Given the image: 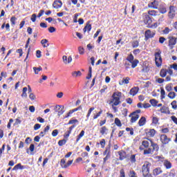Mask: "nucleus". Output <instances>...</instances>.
Segmentation results:
<instances>
[{
	"label": "nucleus",
	"mask_w": 177,
	"mask_h": 177,
	"mask_svg": "<svg viewBox=\"0 0 177 177\" xmlns=\"http://www.w3.org/2000/svg\"><path fill=\"white\" fill-rule=\"evenodd\" d=\"M139 149L141 151H144V156H151L154 154V151L157 153L160 150V147L158 144L154 142L153 140L147 139L142 141Z\"/></svg>",
	"instance_id": "obj_1"
},
{
	"label": "nucleus",
	"mask_w": 177,
	"mask_h": 177,
	"mask_svg": "<svg viewBox=\"0 0 177 177\" xmlns=\"http://www.w3.org/2000/svg\"><path fill=\"white\" fill-rule=\"evenodd\" d=\"M121 97H122V93L120 91L114 92L111 95L109 104L111 106L114 113H117L118 111V108H117V106H120V104L122 103V101H121Z\"/></svg>",
	"instance_id": "obj_2"
},
{
	"label": "nucleus",
	"mask_w": 177,
	"mask_h": 177,
	"mask_svg": "<svg viewBox=\"0 0 177 177\" xmlns=\"http://www.w3.org/2000/svg\"><path fill=\"white\" fill-rule=\"evenodd\" d=\"M151 167V163L150 162L146 161L142 166V172L144 177H153V175L150 174V167Z\"/></svg>",
	"instance_id": "obj_3"
},
{
	"label": "nucleus",
	"mask_w": 177,
	"mask_h": 177,
	"mask_svg": "<svg viewBox=\"0 0 177 177\" xmlns=\"http://www.w3.org/2000/svg\"><path fill=\"white\" fill-rule=\"evenodd\" d=\"M161 50H158V52L154 53L155 64L156 67H161L162 66V57H161Z\"/></svg>",
	"instance_id": "obj_4"
},
{
	"label": "nucleus",
	"mask_w": 177,
	"mask_h": 177,
	"mask_svg": "<svg viewBox=\"0 0 177 177\" xmlns=\"http://www.w3.org/2000/svg\"><path fill=\"white\" fill-rule=\"evenodd\" d=\"M141 113H142V111L140 109L136 110L135 111L132 112L129 115V117H131L130 120V122L131 124H133L137 120H139V117H140L139 114H140Z\"/></svg>",
	"instance_id": "obj_5"
},
{
	"label": "nucleus",
	"mask_w": 177,
	"mask_h": 177,
	"mask_svg": "<svg viewBox=\"0 0 177 177\" xmlns=\"http://www.w3.org/2000/svg\"><path fill=\"white\" fill-rule=\"evenodd\" d=\"M176 16V7L174 6H169V11L168 12V17L169 19H174Z\"/></svg>",
	"instance_id": "obj_6"
},
{
	"label": "nucleus",
	"mask_w": 177,
	"mask_h": 177,
	"mask_svg": "<svg viewBox=\"0 0 177 177\" xmlns=\"http://www.w3.org/2000/svg\"><path fill=\"white\" fill-rule=\"evenodd\" d=\"M168 39H169L168 46L169 49H174V48H175V46L176 45L177 38L172 36V37H169Z\"/></svg>",
	"instance_id": "obj_7"
},
{
	"label": "nucleus",
	"mask_w": 177,
	"mask_h": 177,
	"mask_svg": "<svg viewBox=\"0 0 177 177\" xmlns=\"http://www.w3.org/2000/svg\"><path fill=\"white\" fill-rule=\"evenodd\" d=\"M142 17H143V21L145 24H147V26H150L151 23H153V19L147 13H143L142 14Z\"/></svg>",
	"instance_id": "obj_8"
},
{
	"label": "nucleus",
	"mask_w": 177,
	"mask_h": 177,
	"mask_svg": "<svg viewBox=\"0 0 177 177\" xmlns=\"http://www.w3.org/2000/svg\"><path fill=\"white\" fill-rule=\"evenodd\" d=\"M154 35H156V32H151L150 29L147 30L145 32V41H147V39H150V38H154Z\"/></svg>",
	"instance_id": "obj_9"
},
{
	"label": "nucleus",
	"mask_w": 177,
	"mask_h": 177,
	"mask_svg": "<svg viewBox=\"0 0 177 177\" xmlns=\"http://www.w3.org/2000/svg\"><path fill=\"white\" fill-rule=\"evenodd\" d=\"M160 139L162 145H168L171 141V138H168L165 134L160 135Z\"/></svg>",
	"instance_id": "obj_10"
},
{
	"label": "nucleus",
	"mask_w": 177,
	"mask_h": 177,
	"mask_svg": "<svg viewBox=\"0 0 177 177\" xmlns=\"http://www.w3.org/2000/svg\"><path fill=\"white\" fill-rule=\"evenodd\" d=\"M158 111H159L162 114H167V115L171 114V111H169V107L166 106H162L160 109V110H158Z\"/></svg>",
	"instance_id": "obj_11"
},
{
	"label": "nucleus",
	"mask_w": 177,
	"mask_h": 177,
	"mask_svg": "<svg viewBox=\"0 0 177 177\" xmlns=\"http://www.w3.org/2000/svg\"><path fill=\"white\" fill-rule=\"evenodd\" d=\"M63 6V2L61 0H55L53 3V8L54 9H60Z\"/></svg>",
	"instance_id": "obj_12"
},
{
	"label": "nucleus",
	"mask_w": 177,
	"mask_h": 177,
	"mask_svg": "<svg viewBox=\"0 0 177 177\" xmlns=\"http://www.w3.org/2000/svg\"><path fill=\"white\" fill-rule=\"evenodd\" d=\"M78 110H82V105L79 106L77 108L70 110L64 118H68L73 114V113H75V111H78Z\"/></svg>",
	"instance_id": "obj_13"
},
{
	"label": "nucleus",
	"mask_w": 177,
	"mask_h": 177,
	"mask_svg": "<svg viewBox=\"0 0 177 177\" xmlns=\"http://www.w3.org/2000/svg\"><path fill=\"white\" fill-rule=\"evenodd\" d=\"M148 8H150V9H158V1L153 0V1L148 4Z\"/></svg>",
	"instance_id": "obj_14"
},
{
	"label": "nucleus",
	"mask_w": 177,
	"mask_h": 177,
	"mask_svg": "<svg viewBox=\"0 0 177 177\" xmlns=\"http://www.w3.org/2000/svg\"><path fill=\"white\" fill-rule=\"evenodd\" d=\"M75 127V124H73L68 128V131H67L64 135V138L65 139H68L70 135L71 134V132L73 131V129H74Z\"/></svg>",
	"instance_id": "obj_15"
},
{
	"label": "nucleus",
	"mask_w": 177,
	"mask_h": 177,
	"mask_svg": "<svg viewBox=\"0 0 177 177\" xmlns=\"http://www.w3.org/2000/svg\"><path fill=\"white\" fill-rule=\"evenodd\" d=\"M118 154L120 156L119 160L120 161H122V160H125V158H127V152H125L124 150L119 151Z\"/></svg>",
	"instance_id": "obj_16"
},
{
	"label": "nucleus",
	"mask_w": 177,
	"mask_h": 177,
	"mask_svg": "<svg viewBox=\"0 0 177 177\" xmlns=\"http://www.w3.org/2000/svg\"><path fill=\"white\" fill-rule=\"evenodd\" d=\"M111 144H109L107 147L105 148L104 151L103 152V156H111Z\"/></svg>",
	"instance_id": "obj_17"
},
{
	"label": "nucleus",
	"mask_w": 177,
	"mask_h": 177,
	"mask_svg": "<svg viewBox=\"0 0 177 177\" xmlns=\"http://www.w3.org/2000/svg\"><path fill=\"white\" fill-rule=\"evenodd\" d=\"M163 165L166 169H171V168H172V162L167 159H165Z\"/></svg>",
	"instance_id": "obj_18"
},
{
	"label": "nucleus",
	"mask_w": 177,
	"mask_h": 177,
	"mask_svg": "<svg viewBox=\"0 0 177 177\" xmlns=\"http://www.w3.org/2000/svg\"><path fill=\"white\" fill-rule=\"evenodd\" d=\"M62 60H63L64 64H70V63H71V62H73V57H71V56H69L67 58L66 55H64L62 57Z\"/></svg>",
	"instance_id": "obj_19"
},
{
	"label": "nucleus",
	"mask_w": 177,
	"mask_h": 177,
	"mask_svg": "<svg viewBox=\"0 0 177 177\" xmlns=\"http://www.w3.org/2000/svg\"><path fill=\"white\" fill-rule=\"evenodd\" d=\"M138 92H139V87H133L131 88L129 93L131 96H136V95H138Z\"/></svg>",
	"instance_id": "obj_20"
},
{
	"label": "nucleus",
	"mask_w": 177,
	"mask_h": 177,
	"mask_svg": "<svg viewBox=\"0 0 177 177\" xmlns=\"http://www.w3.org/2000/svg\"><path fill=\"white\" fill-rule=\"evenodd\" d=\"M154 159L157 161V162H159V164H164V162L165 161V158L162 156H157L154 157Z\"/></svg>",
	"instance_id": "obj_21"
},
{
	"label": "nucleus",
	"mask_w": 177,
	"mask_h": 177,
	"mask_svg": "<svg viewBox=\"0 0 177 177\" xmlns=\"http://www.w3.org/2000/svg\"><path fill=\"white\" fill-rule=\"evenodd\" d=\"M160 174H162V169H161V167H156L153 170V174L154 176H158V175H160Z\"/></svg>",
	"instance_id": "obj_22"
},
{
	"label": "nucleus",
	"mask_w": 177,
	"mask_h": 177,
	"mask_svg": "<svg viewBox=\"0 0 177 177\" xmlns=\"http://www.w3.org/2000/svg\"><path fill=\"white\" fill-rule=\"evenodd\" d=\"M91 30H92V25L91 24H89V21H88L86 23V26L83 28V32L84 33L86 32V31H88V32H89V31H91Z\"/></svg>",
	"instance_id": "obj_23"
},
{
	"label": "nucleus",
	"mask_w": 177,
	"mask_h": 177,
	"mask_svg": "<svg viewBox=\"0 0 177 177\" xmlns=\"http://www.w3.org/2000/svg\"><path fill=\"white\" fill-rule=\"evenodd\" d=\"M17 169H26V166L21 165V163H18L12 168V171H17Z\"/></svg>",
	"instance_id": "obj_24"
},
{
	"label": "nucleus",
	"mask_w": 177,
	"mask_h": 177,
	"mask_svg": "<svg viewBox=\"0 0 177 177\" xmlns=\"http://www.w3.org/2000/svg\"><path fill=\"white\" fill-rule=\"evenodd\" d=\"M146 118L145 116H142L140 119L138 121V125L139 127H143L146 124Z\"/></svg>",
	"instance_id": "obj_25"
},
{
	"label": "nucleus",
	"mask_w": 177,
	"mask_h": 177,
	"mask_svg": "<svg viewBox=\"0 0 177 177\" xmlns=\"http://www.w3.org/2000/svg\"><path fill=\"white\" fill-rule=\"evenodd\" d=\"M107 131H109V129L106 126H103L100 129V133L101 135H107Z\"/></svg>",
	"instance_id": "obj_26"
},
{
	"label": "nucleus",
	"mask_w": 177,
	"mask_h": 177,
	"mask_svg": "<svg viewBox=\"0 0 177 177\" xmlns=\"http://www.w3.org/2000/svg\"><path fill=\"white\" fill-rule=\"evenodd\" d=\"M168 73V71L165 68H162L160 71V77L162 78H165L167 77V74Z\"/></svg>",
	"instance_id": "obj_27"
},
{
	"label": "nucleus",
	"mask_w": 177,
	"mask_h": 177,
	"mask_svg": "<svg viewBox=\"0 0 177 177\" xmlns=\"http://www.w3.org/2000/svg\"><path fill=\"white\" fill-rule=\"evenodd\" d=\"M71 75L73 78H77V77H81L82 75V73H81V71H73L71 73Z\"/></svg>",
	"instance_id": "obj_28"
},
{
	"label": "nucleus",
	"mask_w": 177,
	"mask_h": 177,
	"mask_svg": "<svg viewBox=\"0 0 177 177\" xmlns=\"http://www.w3.org/2000/svg\"><path fill=\"white\" fill-rule=\"evenodd\" d=\"M147 135H148L149 138H153L154 135H156V129H149V131L147 132Z\"/></svg>",
	"instance_id": "obj_29"
},
{
	"label": "nucleus",
	"mask_w": 177,
	"mask_h": 177,
	"mask_svg": "<svg viewBox=\"0 0 177 177\" xmlns=\"http://www.w3.org/2000/svg\"><path fill=\"white\" fill-rule=\"evenodd\" d=\"M48 42L49 41L46 39H43L41 40V44L43 48H48V46H49V44H48Z\"/></svg>",
	"instance_id": "obj_30"
},
{
	"label": "nucleus",
	"mask_w": 177,
	"mask_h": 177,
	"mask_svg": "<svg viewBox=\"0 0 177 177\" xmlns=\"http://www.w3.org/2000/svg\"><path fill=\"white\" fill-rule=\"evenodd\" d=\"M131 64V68H135L136 67L138 66V64H139V60L135 59L133 60L131 62H130Z\"/></svg>",
	"instance_id": "obj_31"
},
{
	"label": "nucleus",
	"mask_w": 177,
	"mask_h": 177,
	"mask_svg": "<svg viewBox=\"0 0 177 177\" xmlns=\"http://www.w3.org/2000/svg\"><path fill=\"white\" fill-rule=\"evenodd\" d=\"M147 15H149V16H152V17H156L157 16V13H158V11H156L154 10H148L147 12Z\"/></svg>",
	"instance_id": "obj_32"
},
{
	"label": "nucleus",
	"mask_w": 177,
	"mask_h": 177,
	"mask_svg": "<svg viewBox=\"0 0 177 177\" xmlns=\"http://www.w3.org/2000/svg\"><path fill=\"white\" fill-rule=\"evenodd\" d=\"M84 135H85V131L82 130L80 132V133L77 136L76 143H78V142H80V140H81V138H82Z\"/></svg>",
	"instance_id": "obj_33"
},
{
	"label": "nucleus",
	"mask_w": 177,
	"mask_h": 177,
	"mask_svg": "<svg viewBox=\"0 0 177 177\" xmlns=\"http://www.w3.org/2000/svg\"><path fill=\"white\" fill-rule=\"evenodd\" d=\"M160 121V119L157 116H153L152 117V124L153 125H158V122Z\"/></svg>",
	"instance_id": "obj_34"
},
{
	"label": "nucleus",
	"mask_w": 177,
	"mask_h": 177,
	"mask_svg": "<svg viewBox=\"0 0 177 177\" xmlns=\"http://www.w3.org/2000/svg\"><path fill=\"white\" fill-rule=\"evenodd\" d=\"M114 122L115 125L119 128H121V127H122V123H121V120H120L118 118H115Z\"/></svg>",
	"instance_id": "obj_35"
},
{
	"label": "nucleus",
	"mask_w": 177,
	"mask_h": 177,
	"mask_svg": "<svg viewBox=\"0 0 177 177\" xmlns=\"http://www.w3.org/2000/svg\"><path fill=\"white\" fill-rule=\"evenodd\" d=\"M149 103H151V106H153V107H156L157 106V104H158V101H157V100L156 99H151L149 100Z\"/></svg>",
	"instance_id": "obj_36"
},
{
	"label": "nucleus",
	"mask_w": 177,
	"mask_h": 177,
	"mask_svg": "<svg viewBox=\"0 0 177 177\" xmlns=\"http://www.w3.org/2000/svg\"><path fill=\"white\" fill-rule=\"evenodd\" d=\"M135 57H133V55L130 54L127 56L126 60H127V62H129V63H132V62H133Z\"/></svg>",
	"instance_id": "obj_37"
},
{
	"label": "nucleus",
	"mask_w": 177,
	"mask_h": 177,
	"mask_svg": "<svg viewBox=\"0 0 177 177\" xmlns=\"http://www.w3.org/2000/svg\"><path fill=\"white\" fill-rule=\"evenodd\" d=\"M28 88L27 87H24L22 90L21 97H27V91Z\"/></svg>",
	"instance_id": "obj_38"
},
{
	"label": "nucleus",
	"mask_w": 177,
	"mask_h": 177,
	"mask_svg": "<svg viewBox=\"0 0 177 177\" xmlns=\"http://www.w3.org/2000/svg\"><path fill=\"white\" fill-rule=\"evenodd\" d=\"M128 175L129 177H138V174H136V172L133 170H130Z\"/></svg>",
	"instance_id": "obj_39"
},
{
	"label": "nucleus",
	"mask_w": 177,
	"mask_h": 177,
	"mask_svg": "<svg viewBox=\"0 0 177 177\" xmlns=\"http://www.w3.org/2000/svg\"><path fill=\"white\" fill-rule=\"evenodd\" d=\"M33 71H35V74L38 75L39 71H42V67L41 66H39L38 68L33 67Z\"/></svg>",
	"instance_id": "obj_40"
},
{
	"label": "nucleus",
	"mask_w": 177,
	"mask_h": 177,
	"mask_svg": "<svg viewBox=\"0 0 177 177\" xmlns=\"http://www.w3.org/2000/svg\"><path fill=\"white\" fill-rule=\"evenodd\" d=\"M171 106L173 110H177V101L174 100L171 102Z\"/></svg>",
	"instance_id": "obj_41"
},
{
	"label": "nucleus",
	"mask_w": 177,
	"mask_h": 177,
	"mask_svg": "<svg viewBox=\"0 0 177 177\" xmlns=\"http://www.w3.org/2000/svg\"><path fill=\"white\" fill-rule=\"evenodd\" d=\"M131 46L133 48H138V46H139V41L135 40V41H132L131 42Z\"/></svg>",
	"instance_id": "obj_42"
},
{
	"label": "nucleus",
	"mask_w": 177,
	"mask_h": 177,
	"mask_svg": "<svg viewBox=\"0 0 177 177\" xmlns=\"http://www.w3.org/2000/svg\"><path fill=\"white\" fill-rule=\"evenodd\" d=\"M66 143H67V140H66V139L60 140L58 141V145L60 147L64 146V145H66Z\"/></svg>",
	"instance_id": "obj_43"
},
{
	"label": "nucleus",
	"mask_w": 177,
	"mask_h": 177,
	"mask_svg": "<svg viewBox=\"0 0 177 177\" xmlns=\"http://www.w3.org/2000/svg\"><path fill=\"white\" fill-rule=\"evenodd\" d=\"M86 78V80H91V78H92V66H89L88 75Z\"/></svg>",
	"instance_id": "obj_44"
},
{
	"label": "nucleus",
	"mask_w": 177,
	"mask_h": 177,
	"mask_svg": "<svg viewBox=\"0 0 177 177\" xmlns=\"http://www.w3.org/2000/svg\"><path fill=\"white\" fill-rule=\"evenodd\" d=\"M160 99H165V90L163 88H160Z\"/></svg>",
	"instance_id": "obj_45"
},
{
	"label": "nucleus",
	"mask_w": 177,
	"mask_h": 177,
	"mask_svg": "<svg viewBox=\"0 0 177 177\" xmlns=\"http://www.w3.org/2000/svg\"><path fill=\"white\" fill-rule=\"evenodd\" d=\"M130 161L132 164L136 162V154H133L130 157Z\"/></svg>",
	"instance_id": "obj_46"
},
{
	"label": "nucleus",
	"mask_w": 177,
	"mask_h": 177,
	"mask_svg": "<svg viewBox=\"0 0 177 177\" xmlns=\"http://www.w3.org/2000/svg\"><path fill=\"white\" fill-rule=\"evenodd\" d=\"M176 97V93H175V92H170L168 94V97H169V99H175V97Z\"/></svg>",
	"instance_id": "obj_47"
},
{
	"label": "nucleus",
	"mask_w": 177,
	"mask_h": 177,
	"mask_svg": "<svg viewBox=\"0 0 177 177\" xmlns=\"http://www.w3.org/2000/svg\"><path fill=\"white\" fill-rule=\"evenodd\" d=\"M103 113V110L100 109V111L96 114L93 115V120H96L100 117V115Z\"/></svg>",
	"instance_id": "obj_48"
},
{
	"label": "nucleus",
	"mask_w": 177,
	"mask_h": 177,
	"mask_svg": "<svg viewBox=\"0 0 177 177\" xmlns=\"http://www.w3.org/2000/svg\"><path fill=\"white\" fill-rule=\"evenodd\" d=\"M171 31H172L171 29H169V28L166 27L165 28V29L162 30L163 34H165V35L169 34V32H171Z\"/></svg>",
	"instance_id": "obj_49"
},
{
	"label": "nucleus",
	"mask_w": 177,
	"mask_h": 177,
	"mask_svg": "<svg viewBox=\"0 0 177 177\" xmlns=\"http://www.w3.org/2000/svg\"><path fill=\"white\" fill-rule=\"evenodd\" d=\"M158 27V24L157 22L151 24H150L149 26H147V28H157Z\"/></svg>",
	"instance_id": "obj_50"
},
{
	"label": "nucleus",
	"mask_w": 177,
	"mask_h": 177,
	"mask_svg": "<svg viewBox=\"0 0 177 177\" xmlns=\"http://www.w3.org/2000/svg\"><path fill=\"white\" fill-rule=\"evenodd\" d=\"M93 110H95V107H91L88 109V113L86 115V118H89V117H91V114L92 113V112L93 111Z\"/></svg>",
	"instance_id": "obj_51"
},
{
	"label": "nucleus",
	"mask_w": 177,
	"mask_h": 177,
	"mask_svg": "<svg viewBox=\"0 0 177 177\" xmlns=\"http://www.w3.org/2000/svg\"><path fill=\"white\" fill-rule=\"evenodd\" d=\"M100 145L102 149H104V147L106 146V140L102 139L101 141L100 142Z\"/></svg>",
	"instance_id": "obj_52"
},
{
	"label": "nucleus",
	"mask_w": 177,
	"mask_h": 177,
	"mask_svg": "<svg viewBox=\"0 0 177 177\" xmlns=\"http://www.w3.org/2000/svg\"><path fill=\"white\" fill-rule=\"evenodd\" d=\"M16 20H17V18H16V17H12L10 18V23L12 26L16 25Z\"/></svg>",
	"instance_id": "obj_53"
},
{
	"label": "nucleus",
	"mask_w": 177,
	"mask_h": 177,
	"mask_svg": "<svg viewBox=\"0 0 177 177\" xmlns=\"http://www.w3.org/2000/svg\"><path fill=\"white\" fill-rule=\"evenodd\" d=\"M29 150L31 152V154H34V150H35V145L34 144H31L29 147Z\"/></svg>",
	"instance_id": "obj_54"
},
{
	"label": "nucleus",
	"mask_w": 177,
	"mask_h": 177,
	"mask_svg": "<svg viewBox=\"0 0 177 177\" xmlns=\"http://www.w3.org/2000/svg\"><path fill=\"white\" fill-rule=\"evenodd\" d=\"M159 12L162 15H164L165 13H167V8L162 7V8H159Z\"/></svg>",
	"instance_id": "obj_55"
},
{
	"label": "nucleus",
	"mask_w": 177,
	"mask_h": 177,
	"mask_svg": "<svg viewBox=\"0 0 177 177\" xmlns=\"http://www.w3.org/2000/svg\"><path fill=\"white\" fill-rule=\"evenodd\" d=\"M165 89L167 92H171V91H172V84H167L165 86Z\"/></svg>",
	"instance_id": "obj_56"
},
{
	"label": "nucleus",
	"mask_w": 177,
	"mask_h": 177,
	"mask_svg": "<svg viewBox=\"0 0 177 177\" xmlns=\"http://www.w3.org/2000/svg\"><path fill=\"white\" fill-rule=\"evenodd\" d=\"M51 135H52V136H53V138H56V136H57V135H59V130H57V129L53 130Z\"/></svg>",
	"instance_id": "obj_57"
},
{
	"label": "nucleus",
	"mask_w": 177,
	"mask_h": 177,
	"mask_svg": "<svg viewBox=\"0 0 177 177\" xmlns=\"http://www.w3.org/2000/svg\"><path fill=\"white\" fill-rule=\"evenodd\" d=\"M169 132V129H168V127L162 129L160 130V133H168Z\"/></svg>",
	"instance_id": "obj_58"
},
{
	"label": "nucleus",
	"mask_w": 177,
	"mask_h": 177,
	"mask_svg": "<svg viewBox=\"0 0 177 177\" xmlns=\"http://www.w3.org/2000/svg\"><path fill=\"white\" fill-rule=\"evenodd\" d=\"M129 80H131V79L129 78V77H127L125 79H123V80H122V84H129Z\"/></svg>",
	"instance_id": "obj_59"
},
{
	"label": "nucleus",
	"mask_w": 177,
	"mask_h": 177,
	"mask_svg": "<svg viewBox=\"0 0 177 177\" xmlns=\"http://www.w3.org/2000/svg\"><path fill=\"white\" fill-rule=\"evenodd\" d=\"M126 131L127 132H130V135L132 136L134 133L133 132V128H129V127H127L126 128Z\"/></svg>",
	"instance_id": "obj_60"
},
{
	"label": "nucleus",
	"mask_w": 177,
	"mask_h": 177,
	"mask_svg": "<svg viewBox=\"0 0 177 177\" xmlns=\"http://www.w3.org/2000/svg\"><path fill=\"white\" fill-rule=\"evenodd\" d=\"M73 160H68V161L67 162V163H66V165H64V169L68 168V167H70V165H71V164H73Z\"/></svg>",
	"instance_id": "obj_61"
},
{
	"label": "nucleus",
	"mask_w": 177,
	"mask_h": 177,
	"mask_svg": "<svg viewBox=\"0 0 177 177\" xmlns=\"http://www.w3.org/2000/svg\"><path fill=\"white\" fill-rule=\"evenodd\" d=\"M77 122H78V120H77V119L71 120L68 121V125H71V124H75Z\"/></svg>",
	"instance_id": "obj_62"
},
{
	"label": "nucleus",
	"mask_w": 177,
	"mask_h": 177,
	"mask_svg": "<svg viewBox=\"0 0 177 177\" xmlns=\"http://www.w3.org/2000/svg\"><path fill=\"white\" fill-rule=\"evenodd\" d=\"M29 99H30V100H35V99H37V97L35 95L34 93H30L29 95Z\"/></svg>",
	"instance_id": "obj_63"
},
{
	"label": "nucleus",
	"mask_w": 177,
	"mask_h": 177,
	"mask_svg": "<svg viewBox=\"0 0 177 177\" xmlns=\"http://www.w3.org/2000/svg\"><path fill=\"white\" fill-rule=\"evenodd\" d=\"M120 177H125V170L124 169L120 170Z\"/></svg>",
	"instance_id": "obj_64"
}]
</instances>
